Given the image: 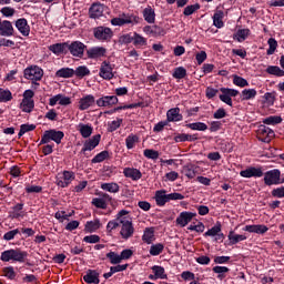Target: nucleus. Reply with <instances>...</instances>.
<instances>
[{
    "label": "nucleus",
    "instance_id": "e433bc0d",
    "mask_svg": "<svg viewBox=\"0 0 284 284\" xmlns=\"http://www.w3.org/2000/svg\"><path fill=\"white\" fill-rule=\"evenodd\" d=\"M223 17H225L223 11H216L214 13V16H213V24L215 26V28H223V26H225V23L223 22Z\"/></svg>",
    "mask_w": 284,
    "mask_h": 284
},
{
    "label": "nucleus",
    "instance_id": "ea45409f",
    "mask_svg": "<svg viewBox=\"0 0 284 284\" xmlns=\"http://www.w3.org/2000/svg\"><path fill=\"white\" fill-rule=\"evenodd\" d=\"M133 45H135V48L148 45V39H145L141 34L134 32L133 33Z\"/></svg>",
    "mask_w": 284,
    "mask_h": 284
},
{
    "label": "nucleus",
    "instance_id": "e2e57ef3",
    "mask_svg": "<svg viewBox=\"0 0 284 284\" xmlns=\"http://www.w3.org/2000/svg\"><path fill=\"white\" fill-rule=\"evenodd\" d=\"M153 273L155 274V278H168V275H165V268L163 266H153L152 267Z\"/></svg>",
    "mask_w": 284,
    "mask_h": 284
},
{
    "label": "nucleus",
    "instance_id": "c85d7f7f",
    "mask_svg": "<svg viewBox=\"0 0 284 284\" xmlns=\"http://www.w3.org/2000/svg\"><path fill=\"white\" fill-rule=\"evenodd\" d=\"M183 174L186 175L187 179H194L196 174H199V166L193 164H187L183 166Z\"/></svg>",
    "mask_w": 284,
    "mask_h": 284
},
{
    "label": "nucleus",
    "instance_id": "864d4df0",
    "mask_svg": "<svg viewBox=\"0 0 284 284\" xmlns=\"http://www.w3.org/2000/svg\"><path fill=\"white\" fill-rule=\"evenodd\" d=\"M258 134L262 136H267V139L274 138V131L265 125H261L257 130Z\"/></svg>",
    "mask_w": 284,
    "mask_h": 284
},
{
    "label": "nucleus",
    "instance_id": "774afa93",
    "mask_svg": "<svg viewBox=\"0 0 284 284\" xmlns=\"http://www.w3.org/2000/svg\"><path fill=\"white\" fill-rule=\"evenodd\" d=\"M17 234H19V229H14L12 231H9L3 235V240L4 241H12V240H14V236H17Z\"/></svg>",
    "mask_w": 284,
    "mask_h": 284
},
{
    "label": "nucleus",
    "instance_id": "473e14b6",
    "mask_svg": "<svg viewBox=\"0 0 284 284\" xmlns=\"http://www.w3.org/2000/svg\"><path fill=\"white\" fill-rule=\"evenodd\" d=\"M227 239L230 241V245H236V243H241V241H247V236L236 234L234 231H230Z\"/></svg>",
    "mask_w": 284,
    "mask_h": 284
},
{
    "label": "nucleus",
    "instance_id": "0e129e2a",
    "mask_svg": "<svg viewBox=\"0 0 284 284\" xmlns=\"http://www.w3.org/2000/svg\"><path fill=\"white\" fill-rule=\"evenodd\" d=\"M221 232V223L216 224L212 229H210L207 232H205L204 236H217Z\"/></svg>",
    "mask_w": 284,
    "mask_h": 284
},
{
    "label": "nucleus",
    "instance_id": "2f4dec72",
    "mask_svg": "<svg viewBox=\"0 0 284 284\" xmlns=\"http://www.w3.org/2000/svg\"><path fill=\"white\" fill-rule=\"evenodd\" d=\"M142 14L146 23H154V21H156V13L154 12V9H152V7L145 8Z\"/></svg>",
    "mask_w": 284,
    "mask_h": 284
},
{
    "label": "nucleus",
    "instance_id": "f3484780",
    "mask_svg": "<svg viewBox=\"0 0 284 284\" xmlns=\"http://www.w3.org/2000/svg\"><path fill=\"white\" fill-rule=\"evenodd\" d=\"M14 34V27L8 20H0V37H12Z\"/></svg>",
    "mask_w": 284,
    "mask_h": 284
},
{
    "label": "nucleus",
    "instance_id": "4be33fe9",
    "mask_svg": "<svg viewBox=\"0 0 284 284\" xmlns=\"http://www.w3.org/2000/svg\"><path fill=\"white\" fill-rule=\"evenodd\" d=\"M194 216H196V213H192L187 211L182 212L176 217V223L178 225H181V227H185V225H187V223H190Z\"/></svg>",
    "mask_w": 284,
    "mask_h": 284
},
{
    "label": "nucleus",
    "instance_id": "13d9d810",
    "mask_svg": "<svg viewBox=\"0 0 284 284\" xmlns=\"http://www.w3.org/2000/svg\"><path fill=\"white\" fill-rule=\"evenodd\" d=\"M268 49L266 51V54L272 55L274 52H276V48H278V42L274 38H270L268 41Z\"/></svg>",
    "mask_w": 284,
    "mask_h": 284
},
{
    "label": "nucleus",
    "instance_id": "72a5a7b5",
    "mask_svg": "<svg viewBox=\"0 0 284 284\" xmlns=\"http://www.w3.org/2000/svg\"><path fill=\"white\" fill-rule=\"evenodd\" d=\"M55 77L60 79H72L74 77V69L62 68L55 72Z\"/></svg>",
    "mask_w": 284,
    "mask_h": 284
},
{
    "label": "nucleus",
    "instance_id": "f8f14e48",
    "mask_svg": "<svg viewBox=\"0 0 284 284\" xmlns=\"http://www.w3.org/2000/svg\"><path fill=\"white\" fill-rule=\"evenodd\" d=\"M99 75L101 77V79H104L105 81H110V80L114 79V72L112 69V64H110V62H108V61H103L100 67Z\"/></svg>",
    "mask_w": 284,
    "mask_h": 284
},
{
    "label": "nucleus",
    "instance_id": "0eeeda50",
    "mask_svg": "<svg viewBox=\"0 0 284 284\" xmlns=\"http://www.w3.org/2000/svg\"><path fill=\"white\" fill-rule=\"evenodd\" d=\"M220 92H222V94H220V101H222V103H226V105H230V108H232V97H239V90L221 88Z\"/></svg>",
    "mask_w": 284,
    "mask_h": 284
},
{
    "label": "nucleus",
    "instance_id": "8fccbe9b",
    "mask_svg": "<svg viewBox=\"0 0 284 284\" xmlns=\"http://www.w3.org/2000/svg\"><path fill=\"white\" fill-rule=\"evenodd\" d=\"M213 272L217 275V278H220L221 281H223V278H225L224 274H227V272H230V268L227 266H214L213 267Z\"/></svg>",
    "mask_w": 284,
    "mask_h": 284
},
{
    "label": "nucleus",
    "instance_id": "bb28decb",
    "mask_svg": "<svg viewBox=\"0 0 284 284\" xmlns=\"http://www.w3.org/2000/svg\"><path fill=\"white\" fill-rule=\"evenodd\" d=\"M166 119L169 122L183 121V115L181 114V109H179V108L170 109L166 113Z\"/></svg>",
    "mask_w": 284,
    "mask_h": 284
},
{
    "label": "nucleus",
    "instance_id": "3c124183",
    "mask_svg": "<svg viewBox=\"0 0 284 284\" xmlns=\"http://www.w3.org/2000/svg\"><path fill=\"white\" fill-rule=\"evenodd\" d=\"M8 101H12V92L0 89V103H8Z\"/></svg>",
    "mask_w": 284,
    "mask_h": 284
},
{
    "label": "nucleus",
    "instance_id": "7ed1b4c3",
    "mask_svg": "<svg viewBox=\"0 0 284 284\" xmlns=\"http://www.w3.org/2000/svg\"><path fill=\"white\" fill-rule=\"evenodd\" d=\"M120 227V236L124 239V241L134 236V224L132 223V217L124 215Z\"/></svg>",
    "mask_w": 284,
    "mask_h": 284
},
{
    "label": "nucleus",
    "instance_id": "aec40b11",
    "mask_svg": "<svg viewBox=\"0 0 284 284\" xmlns=\"http://www.w3.org/2000/svg\"><path fill=\"white\" fill-rule=\"evenodd\" d=\"M106 52L108 49L103 47H93L87 50V57L88 59H101Z\"/></svg>",
    "mask_w": 284,
    "mask_h": 284
},
{
    "label": "nucleus",
    "instance_id": "393cba45",
    "mask_svg": "<svg viewBox=\"0 0 284 284\" xmlns=\"http://www.w3.org/2000/svg\"><path fill=\"white\" fill-rule=\"evenodd\" d=\"M270 229L263 224L246 225L243 231L251 234H265Z\"/></svg>",
    "mask_w": 284,
    "mask_h": 284
},
{
    "label": "nucleus",
    "instance_id": "4d7b16f0",
    "mask_svg": "<svg viewBox=\"0 0 284 284\" xmlns=\"http://www.w3.org/2000/svg\"><path fill=\"white\" fill-rule=\"evenodd\" d=\"M196 10H201V4L195 3V4H190L186 8H184L183 16L184 17H190L191 14H194Z\"/></svg>",
    "mask_w": 284,
    "mask_h": 284
},
{
    "label": "nucleus",
    "instance_id": "de8ad7c7",
    "mask_svg": "<svg viewBox=\"0 0 284 284\" xmlns=\"http://www.w3.org/2000/svg\"><path fill=\"white\" fill-rule=\"evenodd\" d=\"M247 37H250V29H240L234 36V39L241 43L242 41H245Z\"/></svg>",
    "mask_w": 284,
    "mask_h": 284
},
{
    "label": "nucleus",
    "instance_id": "423d86ee",
    "mask_svg": "<svg viewBox=\"0 0 284 284\" xmlns=\"http://www.w3.org/2000/svg\"><path fill=\"white\" fill-rule=\"evenodd\" d=\"M85 48L88 47L81 41H73L70 44L68 42V52H70L72 57H77L78 59H83Z\"/></svg>",
    "mask_w": 284,
    "mask_h": 284
},
{
    "label": "nucleus",
    "instance_id": "4c0bfd02",
    "mask_svg": "<svg viewBox=\"0 0 284 284\" xmlns=\"http://www.w3.org/2000/svg\"><path fill=\"white\" fill-rule=\"evenodd\" d=\"M99 227H101V221L94 220V221L87 222L84 230L85 232L92 233V232H97Z\"/></svg>",
    "mask_w": 284,
    "mask_h": 284
},
{
    "label": "nucleus",
    "instance_id": "7c9ffc66",
    "mask_svg": "<svg viewBox=\"0 0 284 284\" xmlns=\"http://www.w3.org/2000/svg\"><path fill=\"white\" fill-rule=\"evenodd\" d=\"M155 203L160 207H163V205H165V203H169L168 194H166L165 190H160V191L155 192Z\"/></svg>",
    "mask_w": 284,
    "mask_h": 284
},
{
    "label": "nucleus",
    "instance_id": "052dcab7",
    "mask_svg": "<svg viewBox=\"0 0 284 284\" xmlns=\"http://www.w3.org/2000/svg\"><path fill=\"white\" fill-rule=\"evenodd\" d=\"M123 119H116L108 124V132H116L121 128Z\"/></svg>",
    "mask_w": 284,
    "mask_h": 284
},
{
    "label": "nucleus",
    "instance_id": "6e6d98bb",
    "mask_svg": "<svg viewBox=\"0 0 284 284\" xmlns=\"http://www.w3.org/2000/svg\"><path fill=\"white\" fill-rule=\"evenodd\" d=\"M33 130H37V125L34 124H22L20 126V131L18 133V138L21 139L26 132H32Z\"/></svg>",
    "mask_w": 284,
    "mask_h": 284
},
{
    "label": "nucleus",
    "instance_id": "a19ab883",
    "mask_svg": "<svg viewBox=\"0 0 284 284\" xmlns=\"http://www.w3.org/2000/svg\"><path fill=\"white\" fill-rule=\"evenodd\" d=\"M256 89H244L242 91V101H250L251 99H255L256 98Z\"/></svg>",
    "mask_w": 284,
    "mask_h": 284
},
{
    "label": "nucleus",
    "instance_id": "412c9836",
    "mask_svg": "<svg viewBox=\"0 0 284 284\" xmlns=\"http://www.w3.org/2000/svg\"><path fill=\"white\" fill-rule=\"evenodd\" d=\"M16 28L19 30L22 37L30 36V26L28 24V20L24 18H20L16 21Z\"/></svg>",
    "mask_w": 284,
    "mask_h": 284
},
{
    "label": "nucleus",
    "instance_id": "a878e982",
    "mask_svg": "<svg viewBox=\"0 0 284 284\" xmlns=\"http://www.w3.org/2000/svg\"><path fill=\"white\" fill-rule=\"evenodd\" d=\"M123 174L126 179H131L132 181H139L143 176L139 169L134 168H125Z\"/></svg>",
    "mask_w": 284,
    "mask_h": 284
},
{
    "label": "nucleus",
    "instance_id": "5fc2aeb1",
    "mask_svg": "<svg viewBox=\"0 0 284 284\" xmlns=\"http://www.w3.org/2000/svg\"><path fill=\"white\" fill-rule=\"evenodd\" d=\"M233 83L237 85V88H247V85H250V82L240 75H233Z\"/></svg>",
    "mask_w": 284,
    "mask_h": 284
},
{
    "label": "nucleus",
    "instance_id": "cd10ccee",
    "mask_svg": "<svg viewBox=\"0 0 284 284\" xmlns=\"http://www.w3.org/2000/svg\"><path fill=\"white\" fill-rule=\"evenodd\" d=\"M78 131L80 132L83 139H90V136H92V132L94 131V129L90 124L80 123L78 125Z\"/></svg>",
    "mask_w": 284,
    "mask_h": 284
},
{
    "label": "nucleus",
    "instance_id": "ddd939ff",
    "mask_svg": "<svg viewBox=\"0 0 284 284\" xmlns=\"http://www.w3.org/2000/svg\"><path fill=\"white\" fill-rule=\"evenodd\" d=\"M128 214H130V212L128 210H121L114 220L109 221L108 225H106V230H116V227H121V224L123 223V219L124 216H128Z\"/></svg>",
    "mask_w": 284,
    "mask_h": 284
},
{
    "label": "nucleus",
    "instance_id": "09e8293b",
    "mask_svg": "<svg viewBox=\"0 0 284 284\" xmlns=\"http://www.w3.org/2000/svg\"><path fill=\"white\" fill-rule=\"evenodd\" d=\"M126 149L132 150L136 143H139V136L134 134H130L125 139Z\"/></svg>",
    "mask_w": 284,
    "mask_h": 284
},
{
    "label": "nucleus",
    "instance_id": "680f3d73",
    "mask_svg": "<svg viewBox=\"0 0 284 284\" xmlns=\"http://www.w3.org/2000/svg\"><path fill=\"white\" fill-rule=\"evenodd\" d=\"M267 74H273L274 77H284V71L276 65H271L266 69Z\"/></svg>",
    "mask_w": 284,
    "mask_h": 284
},
{
    "label": "nucleus",
    "instance_id": "f704fd0d",
    "mask_svg": "<svg viewBox=\"0 0 284 284\" xmlns=\"http://www.w3.org/2000/svg\"><path fill=\"white\" fill-rule=\"evenodd\" d=\"M11 219H23V203H18L10 212Z\"/></svg>",
    "mask_w": 284,
    "mask_h": 284
},
{
    "label": "nucleus",
    "instance_id": "9d476101",
    "mask_svg": "<svg viewBox=\"0 0 284 284\" xmlns=\"http://www.w3.org/2000/svg\"><path fill=\"white\" fill-rule=\"evenodd\" d=\"M74 179V172L63 171V173L57 178V185L59 187H68V185H70V183H72Z\"/></svg>",
    "mask_w": 284,
    "mask_h": 284
},
{
    "label": "nucleus",
    "instance_id": "20e7f679",
    "mask_svg": "<svg viewBox=\"0 0 284 284\" xmlns=\"http://www.w3.org/2000/svg\"><path fill=\"white\" fill-rule=\"evenodd\" d=\"M63 136H65V133H63V131H57V130L45 131L41 138L40 145H45L50 141H54V143L59 145L63 140Z\"/></svg>",
    "mask_w": 284,
    "mask_h": 284
},
{
    "label": "nucleus",
    "instance_id": "c756f323",
    "mask_svg": "<svg viewBox=\"0 0 284 284\" xmlns=\"http://www.w3.org/2000/svg\"><path fill=\"white\" fill-rule=\"evenodd\" d=\"M143 243H146L148 245L154 243V227H146L144 229V233L142 235Z\"/></svg>",
    "mask_w": 284,
    "mask_h": 284
},
{
    "label": "nucleus",
    "instance_id": "f257e3e1",
    "mask_svg": "<svg viewBox=\"0 0 284 284\" xmlns=\"http://www.w3.org/2000/svg\"><path fill=\"white\" fill-rule=\"evenodd\" d=\"M26 258H28V252L21 251V248H10L2 252L0 255L2 263H10V261L26 263Z\"/></svg>",
    "mask_w": 284,
    "mask_h": 284
},
{
    "label": "nucleus",
    "instance_id": "603ef678",
    "mask_svg": "<svg viewBox=\"0 0 284 284\" xmlns=\"http://www.w3.org/2000/svg\"><path fill=\"white\" fill-rule=\"evenodd\" d=\"M164 248H165V246L161 243L153 244L150 247V254H151V256H159V254H162Z\"/></svg>",
    "mask_w": 284,
    "mask_h": 284
},
{
    "label": "nucleus",
    "instance_id": "c9c22d12",
    "mask_svg": "<svg viewBox=\"0 0 284 284\" xmlns=\"http://www.w3.org/2000/svg\"><path fill=\"white\" fill-rule=\"evenodd\" d=\"M20 110H22V112H27L28 114H30V112H32V110H34V100H23L20 103Z\"/></svg>",
    "mask_w": 284,
    "mask_h": 284
},
{
    "label": "nucleus",
    "instance_id": "338daca9",
    "mask_svg": "<svg viewBox=\"0 0 284 284\" xmlns=\"http://www.w3.org/2000/svg\"><path fill=\"white\" fill-rule=\"evenodd\" d=\"M272 196L275 199H284V186L273 189L271 192Z\"/></svg>",
    "mask_w": 284,
    "mask_h": 284
},
{
    "label": "nucleus",
    "instance_id": "dca6fc26",
    "mask_svg": "<svg viewBox=\"0 0 284 284\" xmlns=\"http://www.w3.org/2000/svg\"><path fill=\"white\" fill-rule=\"evenodd\" d=\"M240 176H243V179H252V176L255 179H261V176H263V169L251 166L241 171Z\"/></svg>",
    "mask_w": 284,
    "mask_h": 284
},
{
    "label": "nucleus",
    "instance_id": "c03bdc74",
    "mask_svg": "<svg viewBox=\"0 0 284 284\" xmlns=\"http://www.w3.org/2000/svg\"><path fill=\"white\" fill-rule=\"evenodd\" d=\"M186 128H189V130H197V132H205V130H207V124L203 122H194L186 124Z\"/></svg>",
    "mask_w": 284,
    "mask_h": 284
},
{
    "label": "nucleus",
    "instance_id": "6ab92c4d",
    "mask_svg": "<svg viewBox=\"0 0 284 284\" xmlns=\"http://www.w3.org/2000/svg\"><path fill=\"white\" fill-rule=\"evenodd\" d=\"M103 12H105V7L101 3H93L89 9V17L91 19H99L103 17Z\"/></svg>",
    "mask_w": 284,
    "mask_h": 284
},
{
    "label": "nucleus",
    "instance_id": "f03ea898",
    "mask_svg": "<svg viewBox=\"0 0 284 284\" xmlns=\"http://www.w3.org/2000/svg\"><path fill=\"white\" fill-rule=\"evenodd\" d=\"M23 74L24 79L32 81V83L36 85H39L37 81H41V79H43V69H41L39 65H30L24 69Z\"/></svg>",
    "mask_w": 284,
    "mask_h": 284
},
{
    "label": "nucleus",
    "instance_id": "a211bd4d",
    "mask_svg": "<svg viewBox=\"0 0 284 284\" xmlns=\"http://www.w3.org/2000/svg\"><path fill=\"white\" fill-rule=\"evenodd\" d=\"M50 52L55 54V57H61V54H68V42H61L49 45Z\"/></svg>",
    "mask_w": 284,
    "mask_h": 284
},
{
    "label": "nucleus",
    "instance_id": "2eb2a0df",
    "mask_svg": "<svg viewBox=\"0 0 284 284\" xmlns=\"http://www.w3.org/2000/svg\"><path fill=\"white\" fill-rule=\"evenodd\" d=\"M94 37L99 39V41H108V39H112V29L108 27H98L94 29Z\"/></svg>",
    "mask_w": 284,
    "mask_h": 284
},
{
    "label": "nucleus",
    "instance_id": "5701e85b",
    "mask_svg": "<svg viewBox=\"0 0 284 284\" xmlns=\"http://www.w3.org/2000/svg\"><path fill=\"white\" fill-rule=\"evenodd\" d=\"M97 103V100L94 99V95L88 94L80 99L79 101V110H88L89 108H92Z\"/></svg>",
    "mask_w": 284,
    "mask_h": 284
},
{
    "label": "nucleus",
    "instance_id": "bf43d9fd",
    "mask_svg": "<svg viewBox=\"0 0 284 284\" xmlns=\"http://www.w3.org/2000/svg\"><path fill=\"white\" fill-rule=\"evenodd\" d=\"M187 77V70L183 67H179L174 69L173 78L174 79H185Z\"/></svg>",
    "mask_w": 284,
    "mask_h": 284
},
{
    "label": "nucleus",
    "instance_id": "b1692460",
    "mask_svg": "<svg viewBox=\"0 0 284 284\" xmlns=\"http://www.w3.org/2000/svg\"><path fill=\"white\" fill-rule=\"evenodd\" d=\"M84 283L88 284H99L101 280H99V273L97 270H88L85 275L83 276Z\"/></svg>",
    "mask_w": 284,
    "mask_h": 284
},
{
    "label": "nucleus",
    "instance_id": "6e6552de",
    "mask_svg": "<svg viewBox=\"0 0 284 284\" xmlns=\"http://www.w3.org/2000/svg\"><path fill=\"white\" fill-rule=\"evenodd\" d=\"M141 21V18L134 14H123L120 18H113L111 20L112 26H125L128 23L136 24Z\"/></svg>",
    "mask_w": 284,
    "mask_h": 284
},
{
    "label": "nucleus",
    "instance_id": "49530a36",
    "mask_svg": "<svg viewBox=\"0 0 284 284\" xmlns=\"http://www.w3.org/2000/svg\"><path fill=\"white\" fill-rule=\"evenodd\" d=\"M106 159H110V152L102 151L91 160V163H103Z\"/></svg>",
    "mask_w": 284,
    "mask_h": 284
},
{
    "label": "nucleus",
    "instance_id": "9b49d317",
    "mask_svg": "<svg viewBox=\"0 0 284 284\" xmlns=\"http://www.w3.org/2000/svg\"><path fill=\"white\" fill-rule=\"evenodd\" d=\"M95 103L98 108H113L119 103V98L116 95H102Z\"/></svg>",
    "mask_w": 284,
    "mask_h": 284
},
{
    "label": "nucleus",
    "instance_id": "79ce46f5",
    "mask_svg": "<svg viewBox=\"0 0 284 284\" xmlns=\"http://www.w3.org/2000/svg\"><path fill=\"white\" fill-rule=\"evenodd\" d=\"M106 258H109L111 265H119L122 263L121 255L114 251L106 253Z\"/></svg>",
    "mask_w": 284,
    "mask_h": 284
},
{
    "label": "nucleus",
    "instance_id": "58836bf2",
    "mask_svg": "<svg viewBox=\"0 0 284 284\" xmlns=\"http://www.w3.org/2000/svg\"><path fill=\"white\" fill-rule=\"evenodd\" d=\"M74 77L83 79V77H90V69L85 65H80L74 70Z\"/></svg>",
    "mask_w": 284,
    "mask_h": 284
},
{
    "label": "nucleus",
    "instance_id": "1a4fd4ad",
    "mask_svg": "<svg viewBox=\"0 0 284 284\" xmlns=\"http://www.w3.org/2000/svg\"><path fill=\"white\" fill-rule=\"evenodd\" d=\"M110 201H112V197L108 193H99V197H94L91 203L99 210H108Z\"/></svg>",
    "mask_w": 284,
    "mask_h": 284
},
{
    "label": "nucleus",
    "instance_id": "69168bd1",
    "mask_svg": "<svg viewBox=\"0 0 284 284\" xmlns=\"http://www.w3.org/2000/svg\"><path fill=\"white\" fill-rule=\"evenodd\" d=\"M144 156L146 159H152L153 161H155V159H159V151L146 149L144 150Z\"/></svg>",
    "mask_w": 284,
    "mask_h": 284
},
{
    "label": "nucleus",
    "instance_id": "4468645a",
    "mask_svg": "<svg viewBox=\"0 0 284 284\" xmlns=\"http://www.w3.org/2000/svg\"><path fill=\"white\" fill-rule=\"evenodd\" d=\"M99 143H101V134L93 135L91 139L84 142L81 150L82 154H85L87 152H92V150H94V148H97Z\"/></svg>",
    "mask_w": 284,
    "mask_h": 284
},
{
    "label": "nucleus",
    "instance_id": "39448f33",
    "mask_svg": "<svg viewBox=\"0 0 284 284\" xmlns=\"http://www.w3.org/2000/svg\"><path fill=\"white\" fill-rule=\"evenodd\" d=\"M264 183L265 185H281V183H284V179L281 180V170L274 169L267 171L264 174Z\"/></svg>",
    "mask_w": 284,
    "mask_h": 284
},
{
    "label": "nucleus",
    "instance_id": "a18cd8bd",
    "mask_svg": "<svg viewBox=\"0 0 284 284\" xmlns=\"http://www.w3.org/2000/svg\"><path fill=\"white\" fill-rule=\"evenodd\" d=\"M282 122H283V118L278 115H271L263 120V123L265 125H278V123H282Z\"/></svg>",
    "mask_w": 284,
    "mask_h": 284
},
{
    "label": "nucleus",
    "instance_id": "37998d69",
    "mask_svg": "<svg viewBox=\"0 0 284 284\" xmlns=\"http://www.w3.org/2000/svg\"><path fill=\"white\" fill-rule=\"evenodd\" d=\"M101 190H104V192H111L112 194H116L119 192V184L112 182V183H102Z\"/></svg>",
    "mask_w": 284,
    "mask_h": 284
}]
</instances>
